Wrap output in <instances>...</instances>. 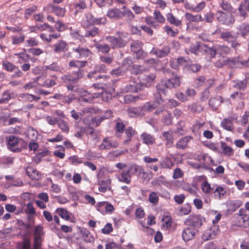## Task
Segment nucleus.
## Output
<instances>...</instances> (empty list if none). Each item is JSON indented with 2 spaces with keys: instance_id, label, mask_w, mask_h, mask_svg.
Instances as JSON below:
<instances>
[{
  "instance_id": "f257e3e1",
  "label": "nucleus",
  "mask_w": 249,
  "mask_h": 249,
  "mask_svg": "<svg viewBox=\"0 0 249 249\" xmlns=\"http://www.w3.org/2000/svg\"><path fill=\"white\" fill-rule=\"evenodd\" d=\"M43 234V229L40 225L35 227L34 232V246L33 249H41ZM18 249H31L30 241L29 239L24 238L23 241L18 244Z\"/></svg>"
},
{
  "instance_id": "f03ea898",
  "label": "nucleus",
  "mask_w": 249,
  "mask_h": 249,
  "mask_svg": "<svg viewBox=\"0 0 249 249\" xmlns=\"http://www.w3.org/2000/svg\"><path fill=\"white\" fill-rule=\"evenodd\" d=\"M138 173L140 176L142 175V178H144L146 173L141 166L136 164L131 165L127 170L123 171L120 176L118 177V180L122 182L129 184L131 180V174Z\"/></svg>"
},
{
  "instance_id": "7ed1b4c3",
  "label": "nucleus",
  "mask_w": 249,
  "mask_h": 249,
  "mask_svg": "<svg viewBox=\"0 0 249 249\" xmlns=\"http://www.w3.org/2000/svg\"><path fill=\"white\" fill-rule=\"evenodd\" d=\"M6 143L8 149L14 152H19L23 147L24 140L13 135L9 136L6 138Z\"/></svg>"
},
{
  "instance_id": "20e7f679",
  "label": "nucleus",
  "mask_w": 249,
  "mask_h": 249,
  "mask_svg": "<svg viewBox=\"0 0 249 249\" xmlns=\"http://www.w3.org/2000/svg\"><path fill=\"white\" fill-rule=\"evenodd\" d=\"M179 85V77L178 76H176L175 77L162 81L161 83L157 85L156 88L159 91H161L163 92V94H166V88L169 89L176 88L178 87Z\"/></svg>"
},
{
  "instance_id": "39448f33",
  "label": "nucleus",
  "mask_w": 249,
  "mask_h": 249,
  "mask_svg": "<svg viewBox=\"0 0 249 249\" xmlns=\"http://www.w3.org/2000/svg\"><path fill=\"white\" fill-rule=\"evenodd\" d=\"M106 40L110 43L112 49L124 47L127 42L125 39V35L123 33H118V36H108Z\"/></svg>"
},
{
  "instance_id": "423d86ee",
  "label": "nucleus",
  "mask_w": 249,
  "mask_h": 249,
  "mask_svg": "<svg viewBox=\"0 0 249 249\" xmlns=\"http://www.w3.org/2000/svg\"><path fill=\"white\" fill-rule=\"evenodd\" d=\"M83 76V71L79 70L77 71L73 72L71 74L64 75L61 77V80L66 84H76L79 79Z\"/></svg>"
},
{
  "instance_id": "0eeeda50",
  "label": "nucleus",
  "mask_w": 249,
  "mask_h": 249,
  "mask_svg": "<svg viewBox=\"0 0 249 249\" xmlns=\"http://www.w3.org/2000/svg\"><path fill=\"white\" fill-rule=\"evenodd\" d=\"M217 20L222 24L226 25L232 24L235 21L234 17L231 14H226L219 10L216 13Z\"/></svg>"
},
{
  "instance_id": "6e6552de",
  "label": "nucleus",
  "mask_w": 249,
  "mask_h": 249,
  "mask_svg": "<svg viewBox=\"0 0 249 249\" xmlns=\"http://www.w3.org/2000/svg\"><path fill=\"white\" fill-rule=\"evenodd\" d=\"M204 220L199 215H191L184 221V224L194 228H199L202 226Z\"/></svg>"
},
{
  "instance_id": "1a4fd4ad",
  "label": "nucleus",
  "mask_w": 249,
  "mask_h": 249,
  "mask_svg": "<svg viewBox=\"0 0 249 249\" xmlns=\"http://www.w3.org/2000/svg\"><path fill=\"white\" fill-rule=\"evenodd\" d=\"M219 228L217 225H213L211 228L205 230L202 235V239L206 241L216 237L219 233Z\"/></svg>"
},
{
  "instance_id": "9d476101",
  "label": "nucleus",
  "mask_w": 249,
  "mask_h": 249,
  "mask_svg": "<svg viewBox=\"0 0 249 249\" xmlns=\"http://www.w3.org/2000/svg\"><path fill=\"white\" fill-rule=\"evenodd\" d=\"M119 143L116 141L106 137L103 140L102 143L99 145V149L102 150H110L117 147Z\"/></svg>"
},
{
  "instance_id": "9b49d317",
  "label": "nucleus",
  "mask_w": 249,
  "mask_h": 249,
  "mask_svg": "<svg viewBox=\"0 0 249 249\" xmlns=\"http://www.w3.org/2000/svg\"><path fill=\"white\" fill-rule=\"evenodd\" d=\"M72 51L73 53H77L75 57L78 59L87 57L92 54L91 51L88 48L82 47L80 46L73 48Z\"/></svg>"
},
{
  "instance_id": "f8f14e48",
  "label": "nucleus",
  "mask_w": 249,
  "mask_h": 249,
  "mask_svg": "<svg viewBox=\"0 0 249 249\" xmlns=\"http://www.w3.org/2000/svg\"><path fill=\"white\" fill-rule=\"evenodd\" d=\"M45 9L49 12L53 13L56 16L59 17H63L66 14L65 8L60 7L53 4H48Z\"/></svg>"
},
{
  "instance_id": "ddd939ff",
  "label": "nucleus",
  "mask_w": 249,
  "mask_h": 249,
  "mask_svg": "<svg viewBox=\"0 0 249 249\" xmlns=\"http://www.w3.org/2000/svg\"><path fill=\"white\" fill-rule=\"evenodd\" d=\"M217 34L220 35L221 38L227 42H230L233 40H236V37L233 36L231 32L228 31H221L220 28H217L212 33L213 35Z\"/></svg>"
},
{
  "instance_id": "4468645a",
  "label": "nucleus",
  "mask_w": 249,
  "mask_h": 249,
  "mask_svg": "<svg viewBox=\"0 0 249 249\" xmlns=\"http://www.w3.org/2000/svg\"><path fill=\"white\" fill-rule=\"evenodd\" d=\"M142 42L138 40L133 41L131 44V50L137 54L138 58L142 56L144 52L142 50Z\"/></svg>"
},
{
  "instance_id": "2eb2a0df",
  "label": "nucleus",
  "mask_w": 249,
  "mask_h": 249,
  "mask_svg": "<svg viewBox=\"0 0 249 249\" xmlns=\"http://www.w3.org/2000/svg\"><path fill=\"white\" fill-rule=\"evenodd\" d=\"M196 233V230L193 227H188L185 228L182 232V237L184 241L193 239Z\"/></svg>"
},
{
  "instance_id": "dca6fc26",
  "label": "nucleus",
  "mask_w": 249,
  "mask_h": 249,
  "mask_svg": "<svg viewBox=\"0 0 249 249\" xmlns=\"http://www.w3.org/2000/svg\"><path fill=\"white\" fill-rule=\"evenodd\" d=\"M225 63L231 67H237L241 66L249 67V58L247 60L241 61H239L236 58L228 59L225 61Z\"/></svg>"
},
{
  "instance_id": "f3484780",
  "label": "nucleus",
  "mask_w": 249,
  "mask_h": 249,
  "mask_svg": "<svg viewBox=\"0 0 249 249\" xmlns=\"http://www.w3.org/2000/svg\"><path fill=\"white\" fill-rule=\"evenodd\" d=\"M53 98L57 99L63 103L68 104H71L73 100L75 99V96L74 94H70L68 96H66L60 93H55L53 96Z\"/></svg>"
},
{
  "instance_id": "a211bd4d",
  "label": "nucleus",
  "mask_w": 249,
  "mask_h": 249,
  "mask_svg": "<svg viewBox=\"0 0 249 249\" xmlns=\"http://www.w3.org/2000/svg\"><path fill=\"white\" fill-rule=\"evenodd\" d=\"M240 16L245 19L247 16V11H249V0L241 2L238 8Z\"/></svg>"
},
{
  "instance_id": "6ab92c4d",
  "label": "nucleus",
  "mask_w": 249,
  "mask_h": 249,
  "mask_svg": "<svg viewBox=\"0 0 249 249\" xmlns=\"http://www.w3.org/2000/svg\"><path fill=\"white\" fill-rule=\"evenodd\" d=\"M169 53L170 48L168 46H164L161 49L154 48L150 52V53L160 58L166 56Z\"/></svg>"
},
{
  "instance_id": "aec40b11",
  "label": "nucleus",
  "mask_w": 249,
  "mask_h": 249,
  "mask_svg": "<svg viewBox=\"0 0 249 249\" xmlns=\"http://www.w3.org/2000/svg\"><path fill=\"white\" fill-rule=\"evenodd\" d=\"M96 207L97 210L100 212H102L104 209H105L106 212L111 213L114 210L113 205L106 201L98 202L97 204Z\"/></svg>"
},
{
  "instance_id": "412c9836",
  "label": "nucleus",
  "mask_w": 249,
  "mask_h": 249,
  "mask_svg": "<svg viewBox=\"0 0 249 249\" xmlns=\"http://www.w3.org/2000/svg\"><path fill=\"white\" fill-rule=\"evenodd\" d=\"M107 16L110 18L115 19H119L123 17L122 11L117 8L109 9L107 13Z\"/></svg>"
},
{
  "instance_id": "4be33fe9",
  "label": "nucleus",
  "mask_w": 249,
  "mask_h": 249,
  "mask_svg": "<svg viewBox=\"0 0 249 249\" xmlns=\"http://www.w3.org/2000/svg\"><path fill=\"white\" fill-rule=\"evenodd\" d=\"M156 76L154 74L151 73L149 75H145L142 78V81L140 84L142 87L143 86L145 87H149L154 84Z\"/></svg>"
},
{
  "instance_id": "5701e85b",
  "label": "nucleus",
  "mask_w": 249,
  "mask_h": 249,
  "mask_svg": "<svg viewBox=\"0 0 249 249\" xmlns=\"http://www.w3.org/2000/svg\"><path fill=\"white\" fill-rule=\"evenodd\" d=\"M26 173L33 179L39 180L41 177L40 173L36 169L31 166L27 167Z\"/></svg>"
},
{
  "instance_id": "b1692460",
  "label": "nucleus",
  "mask_w": 249,
  "mask_h": 249,
  "mask_svg": "<svg viewBox=\"0 0 249 249\" xmlns=\"http://www.w3.org/2000/svg\"><path fill=\"white\" fill-rule=\"evenodd\" d=\"M192 139L193 137L190 136H187L181 138L177 142L176 147L178 149H185L187 146L188 143Z\"/></svg>"
},
{
  "instance_id": "393cba45",
  "label": "nucleus",
  "mask_w": 249,
  "mask_h": 249,
  "mask_svg": "<svg viewBox=\"0 0 249 249\" xmlns=\"http://www.w3.org/2000/svg\"><path fill=\"white\" fill-rule=\"evenodd\" d=\"M140 137L142 142L147 145H152L155 142V139L154 136L149 133H143Z\"/></svg>"
},
{
  "instance_id": "a878e982",
  "label": "nucleus",
  "mask_w": 249,
  "mask_h": 249,
  "mask_svg": "<svg viewBox=\"0 0 249 249\" xmlns=\"http://www.w3.org/2000/svg\"><path fill=\"white\" fill-rule=\"evenodd\" d=\"M68 45L65 41L60 40L54 45L53 51L55 53L64 52L68 50Z\"/></svg>"
},
{
  "instance_id": "bb28decb",
  "label": "nucleus",
  "mask_w": 249,
  "mask_h": 249,
  "mask_svg": "<svg viewBox=\"0 0 249 249\" xmlns=\"http://www.w3.org/2000/svg\"><path fill=\"white\" fill-rule=\"evenodd\" d=\"M152 184L154 186L164 185L166 187H169L171 184L170 182L167 181L166 178L162 176L154 179L152 182Z\"/></svg>"
},
{
  "instance_id": "cd10ccee",
  "label": "nucleus",
  "mask_w": 249,
  "mask_h": 249,
  "mask_svg": "<svg viewBox=\"0 0 249 249\" xmlns=\"http://www.w3.org/2000/svg\"><path fill=\"white\" fill-rule=\"evenodd\" d=\"M223 102L221 97H216L212 98L209 100V105L212 107L213 110H216L218 109L219 106Z\"/></svg>"
},
{
  "instance_id": "c85d7f7f",
  "label": "nucleus",
  "mask_w": 249,
  "mask_h": 249,
  "mask_svg": "<svg viewBox=\"0 0 249 249\" xmlns=\"http://www.w3.org/2000/svg\"><path fill=\"white\" fill-rule=\"evenodd\" d=\"M142 89V85L140 83H133L128 84L125 86V90L126 92H136Z\"/></svg>"
},
{
  "instance_id": "c756f323",
  "label": "nucleus",
  "mask_w": 249,
  "mask_h": 249,
  "mask_svg": "<svg viewBox=\"0 0 249 249\" xmlns=\"http://www.w3.org/2000/svg\"><path fill=\"white\" fill-rule=\"evenodd\" d=\"M213 190V195L218 199H221L226 193V190L224 187L217 185H214Z\"/></svg>"
},
{
  "instance_id": "7c9ffc66",
  "label": "nucleus",
  "mask_w": 249,
  "mask_h": 249,
  "mask_svg": "<svg viewBox=\"0 0 249 249\" xmlns=\"http://www.w3.org/2000/svg\"><path fill=\"white\" fill-rule=\"evenodd\" d=\"M202 52L209 55L210 57L213 58L217 54L216 47H209L204 43Z\"/></svg>"
},
{
  "instance_id": "2f4dec72",
  "label": "nucleus",
  "mask_w": 249,
  "mask_h": 249,
  "mask_svg": "<svg viewBox=\"0 0 249 249\" xmlns=\"http://www.w3.org/2000/svg\"><path fill=\"white\" fill-rule=\"evenodd\" d=\"M110 179H106L105 180H102L99 182V187L98 190L100 192L105 193L107 190L110 189Z\"/></svg>"
},
{
  "instance_id": "473e14b6",
  "label": "nucleus",
  "mask_w": 249,
  "mask_h": 249,
  "mask_svg": "<svg viewBox=\"0 0 249 249\" xmlns=\"http://www.w3.org/2000/svg\"><path fill=\"white\" fill-rule=\"evenodd\" d=\"M203 45V43L196 42L195 44L191 45L189 51L192 53L196 54L198 52H202Z\"/></svg>"
},
{
  "instance_id": "72a5a7b5",
  "label": "nucleus",
  "mask_w": 249,
  "mask_h": 249,
  "mask_svg": "<svg viewBox=\"0 0 249 249\" xmlns=\"http://www.w3.org/2000/svg\"><path fill=\"white\" fill-rule=\"evenodd\" d=\"M214 188V185L213 186V187H212L210 183L207 180L203 181L201 184V190L205 194H210Z\"/></svg>"
},
{
  "instance_id": "f704fd0d",
  "label": "nucleus",
  "mask_w": 249,
  "mask_h": 249,
  "mask_svg": "<svg viewBox=\"0 0 249 249\" xmlns=\"http://www.w3.org/2000/svg\"><path fill=\"white\" fill-rule=\"evenodd\" d=\"M100 34V31L98 28L92 27L86 30L85 36L87 37H94L99 36Z\"/></svg>"
},
{
  "instance_id": "c9c22d12",
  "label": "nucleus",
  "mask_w": 249,
  "mask_h": 249,
  "mask_svg": "<svg viewBox=\"0 0 249 249\" xmlns=\"http://www.w3.org/2000/svg\"><path fill=\"white\" fill-rule=\"evenodd\" d=\"M185 19L189 22H198L203 21L204 20L201 15H193L189 13H186L185 14Z\"/></svg>"
},
{
  "instance_id": "e433bc0d",
  "label": "nucleus",
  "mask_w": 249,
  "mask_h": 249,
  "mask_svg": "<svg viewBox=\"0 0 249 249\" xmlns=\"http://www.w3.org/2000/svg\"><path fill=\"white\" fill-rule=\"evenodd\" d=\"M237 225L240 227H245L249 224V216L246 214H240L237 217Z\"/></svg>"
},
{
  "instance_id": "4c0bfd02",
  "label": "nucleus",
  "mask_w": 249,
  "mask_h": 249,
  "mask_svg": "<svg viewBox=\"0 0 249 249\" xmlns=\"http://www.w3.org/2000/svg\"><path fill=\"white\" fill-rule=\"evenodd\" d=\"M127 114L130 117H136L142 115V110L140 107H130L127 109Z\"/></svg>"
},
{
  "instance_id": "58836bf2",
  "label": "nucleus",
  "mask_w": 249,
  "mask_h": 249,
  "mask_svg": "<svg viewBox=\"0 0 249 249\" xmlns=\"http://www.w3.org/2000/svg\"><path fill=\"white\" fill-rule=\"evenodd\" d=\"M97 73H98L94 70L93 71H90L87 75V76L89 78L92 80H97L100 79L106 80L108 78V76L107 75L98 74Z\"/></svg>"
},
{
  "instance_id": "ea45409f",
  "label": "nucleus",
  "mask_w": 249,
  "mask_h": 249,
  "mask_svg": "<svg viewBox=\"0 0 249 249\" xmlns=\"http://www.w3.org/2000/svg\"><path fill=\"white\" fill-rule=\"evenodd\" d=\"M163 100L160 97L159 101H155L153 103L149 102L146 103L144 104L143 107L145 110L147 111H151L157 107L160 104L163 102Z\"/></svg>"
},
{
  "instance_id": "a19ab883",
  "label": "nucleus",
  "mask_w": 249,
  "mask_h": 249,
  "mask_svg": "<svg viewBox=\"0 0 249 249\" xmlns=\"http://www.w3.org/2000/svg\"><path fill=\"white\" fill-rule=\"evenodd\" d=\"M125 134L127 139L124 141L125 144H127L131 141V137L137 134V132L131 127H129L125 130Z\"/></svg>"
},
{
  "instance_id": "79ce46f5",
  "label": "nucleus",
  "mask_w": 249,
  "mask_h": 249,
  "mask_svg": "<svg viewBox=\"0 0 249 249\" xmlns=\"http://www.w3.org/2000/svg\"><path fill=\"white\" fill-rule=\"evenodd\" d=\"M166 18L167 20L170 24H173L176 26H180L181 25V20L177 18L172 13H168L166 15Z\"/></svg>"
},
{
  "instance_id": "37998d69",
  "label": "nucleus",
  "mask_w": 249,
  "mask_h": 249,
  "mask_svg": "<svg viewBox=\"0 0 249 249\" xmlns=\"http://www.w3.org/2000/svg\"><path fill=\"white\" fill-rule=\"evenodd\" d=\"M59 215L65 220H69L70 219V213L65 209L62 208H57L55 210Z\"/></svg>"
},
{
  "instance_id": "c03bdc74",
  "label": "nucleus",
  "mask_w": 249,
  "mask_h": 249,
  "mask_svg": "<svg viewBox=\"0 0 249 249\" xmlns=\"http://www.w3.org/2000/svg\"><path fill=\"white\" fill-rule=\"evenodd\" d=\"M216 52L217 54L224 56L230 53V48L225 45H218L216 46Z\"/></svg>"
},
{
  "instance_id": "a18cd8bd",
  "label": "nucleus",
  "mask_w": 249,
  "mask_h": 249,
  "mask_svg": "<svg viewBox=\"0 0 249 249\" xmlns=\"http://www.w3.org/2000/svg\"><path fill=\"white\" fill-rule=\"evenodd\" d=\"M82 236L86 242H93L94 238L90 232L87 229H83L81 231Z\"/></svg>"
},
{
  "instance_id": "49530a36",
  "label": "nucleus",
  "mask_w": 249,
  "mask_h": 249,
  "mask_svg": "<svg viewBox=\"0 0 249 249\" xmlns=\"http://www.w3.org/2000/svg\"><path fill=\"white\" fill-rule=\"evenodd\" d=\"M160 165L161 168L170 169L174 165V163L170 159L167 158L160 161Z\"/></svg>"
},
{
  "instance_id": "de8ad7c7",
  "label": "nucleus",
  "mask_w": 249,
  "mask_h": 249,
  "mask_svg": "<svg viewBox=\"0 0 249 249\" xmlns=\"http://www.w3.org/2000/svg\"><path fill=\"white\" fill-rule=\"evenodd\" d=\"M1 65L2 68L8 72H12L16 69H18L17 67L9 61H3Z\"/></svg>"
},
{
  "instance_id": "09e8293b",
  "label": "nucleus",
  "mask_w": 249,
  "mask_h": 249,
  "mask_svg": "<svg viewBox=\"0 0 249 249\" xmlns=\"http://www.w3.org/2000/svg\"><path fill=\"white\" fill-rule=\"evenodd\" d=\"M221 126L225 130L231 131L233 129L232 121L230 119H224L221 123Z\"/></svg>"
},
{
  "instance_id": "8fccbe9b",
  "label": "nucleus",
  "mask_w": 249,
  "mask_h": 249,
  "mask_svg": "<svg viewBox=\"0 0 249 249\" xmlns=\"http://www.w3.org/2000/svg\"><path fill=\"white\" fill-rule=\"evenodd\" d=\"M87 61L72 60L69 63V66L70 67H74L80 69L86 66Z\"/></svg>"
},
{
  "instance_id": "3c124183",
  "label": "nucleus",
  "mask_w": 249,
  "mask_h": 249,
  "mask_svg": "<svg viewBox=\"0 0 249 249\" xmlns=\"http://www.w3.org/2000/svg\"><path fill=\"white\" fill-rule=\"evenodd\" d=\"M163 116L162 119V122L166 125H170L172 123V117L171 114L168 111H163Z\"/></svg>"
},
{
  "instance_id": "603ef678",
  "label": "nucleus",
  "mask_w": 249,
  "mask_h": 249,
  "mask_svg": "<svg viewBox=\"0 0 249 249\" xmlns=\"http://www.w3.org/2000/svg\"><path fill=\"white\" fill-rule=\"evenodd\" d=\"M99 59L101 62L110 65L113 61V57L109 54H104L100 56Z\"/></svg>"
},
{
  "instance_id": "864d4df0",
  "label": "nucleus",
  "mask_w": 249,
  "mask_h": 249,
  "mask_svg": "<svg viewBox=\"0 0 249 249\" xmlns=\"http://www.w3.org/2000/svg\"><path fill=\"white\" fill-rule=\"evenodd\" d=\"M45 68L46 70L53 71L62 72L63 71V69L56 62H53L48 66H46Z\"/></svg>"
},
{
  "instance_id": "5fc2aeb1",
  "label": "nucleus",
  "mask_w": 249,
  "mask_h": 249,
  "mask_svg": "<svg viewBox=\"0 0 249 249\" xmlns=\"http://www.w3.org/2000/svg\"><path fill=\"white\" fill-rule=\"evenodd\" d=\"M249 80H247L246 79L243 81L236 80L233 81V87L237 88L239 89H244L247 86V82H249Z\"/></svg>"
},
{
  "instance_id": "6e6d98bb",
  "label": "nucleus",
  "mask_w": 249,
  "mask_h": 249,
  "mask_svg": "<svg viewBox=\"0 0 249 249\" xmlns=\"http://www.w3.org/2000/svg\"><path fill=\"white\" fill-rule=\"evenodd\" d=\"M238 29L242 36H245L249 33V24L247 23H242L238 26Z\"/></svg>"
},
{
  "instance_id": "4d7b16f0",
  "label": "nucleus",
  "mask_w": 249,
  "mask_h": 249,
  "mask_svg": "<svg viewBox=\"0 0 249 249\" xmlns=\"http://www.w3.org/2000/svg\"><path fill=\"white\" fill-rule=\"evenodd\" d=\"M55 28L58 32H63L66 30L69 29L68 25L63 23L60 20H57L55 22Z\"/></svg>"
},
{
  "instance_id": "13d9d810",
  "label": "nucleus",
  "mask_w": 249,
  "mask_h": 249,
  "mask_svg": "<svg viewBox=\"0 0 249 249\" xmlns=\"http://www.w3.org/2000/svg\"><path fill=\"white\" fill-rule=\"evenodd\" d=\"M95 47L99 52L103 53H107L110 49V47L106 44H98Z\"/></svg>"
},
{
  "instance_id": "bf43d9fd",
  "label": "nucleus",
  "mask_w": 249,
  "mask_h": 249,
  "mask_svg": "<svg viewBox=\"0 0 249 249\" xmlns=\"http://www.w3.org/2000/svg\"><path fill=\"white\" fill-rule=\"evenodd\" d=\"M145 21L147 24L151 25L155 28L159 26V23L156 21L155 19L151 16L146 17Z\"/></svg>"
},
{
  "instance_id": "052dcab7",
  "label": "nucleus",
  "mask_w": 249,
  "mask_h": 249,
  "mask_svg": "<svg viewBox=\"0 0 249 249\" xmlns=\"http://www.w3.org/2000/svg\"><path fill=\"white\" fill-rule=\"evenodd\" d=\"M80 96L81 97V99H79L80 101L89 102L92 100V97L86 91H83V92H80Z\"/></svg>"
},
{
  "instance_id": "680f3d73",
  "label": "nucleus",
  "mask_w": 249,
  "mask_h": 249,
  "mask_svg": "<svg viewBox=\"0 0 249 249\" xmlns=\"http://www.w3.org/2000/svg\"><path fill=\"white\" fill-rule=\"evenodd\" d=\"M123 9H124V11H122L123 17H126L129 20H132L134 18V15L129 9H127L125 6H123Z\"/></svg>"
},
{
  "instance_id": "e2e57ef3",
  "label": "nucleus",
  "mask_w": 249,
  "mask_h": 249,
  "mask_svg": "<svg viewBox=\"0 0 249 249\" xmlns=\"http://www.w3.org/2000/svg\"><path fill=\"white\" fill-rule=\"evenodd\" d=\"M162 137L167 142V144L171 145L173 142V138L172 134L169 132H164L162 133Z\"/></svg>"
},
{
  "instance_id": "0e129e2a",
  "label": "nucleus",
  "mask_w": 249,
  "mask_h": 249,
  "mask_svg": "<svg viewBox=\"0 0 249 249\" xmlns=\"http://www.w3.org/2000/svg\"><path fill=\"white\" fill-rule=\"evenodd\" d=\"M57 124L59 127L64 132L68 133L69 131V127L68 123L63 121L60 120L58 121Z\"/></svg>"
},
{
  "instance_id": "69168bd1",
  "label": "nucleus",
  "mask_w": 249,
  "mask_h": 249,
  "mask_svg": "<svg viewBox=\"0 0 249 249\" xmlns=\"http://www.w3.org/2000/svg\"><path fill=\"white\" fill-rule=\"evenodd\" d=\"M153 14H154V18L155 19L156 21L157 22L163 23L165 21V18L161 14V13H160V11L155 10Z\"/></svg>"
},
{
  "instance_id": "338daca9",
  "label": "nucleus",
  "mask_w": 249,
  "mask_h": 249,
  "mask_svg": "<svg viewBox=\"0 0 249 249\" xmlns=\"http://www.w3.org/2000/svg\"><path fill=\"white\" fill-rule=\"evenodd\" d=\"M206 6V3L202 1L199 3L196 6H191L189 9L194 12H198L201 11Z\"/></svg>"
},
{
  "instance_id": "774afa93",
  "label": "nucleus",
  "mask_w": 249,
  "mask_h": 249,
  "mask_svg": "<svg viewBox=\"0 0 249 249\" xmlns=\"http://www.w3.org/2000/svg\"><path fill=\"white\" fill-rule=\"evenodd\" d=\"M25 212L30 215H34L36 213V210L33 206L32 203L29 202L26 205V208L25 209Z\"/></svg>"
}]
</instances>
